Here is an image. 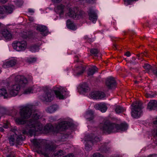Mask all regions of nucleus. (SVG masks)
Wrapping results in <instances>:
<instances>
[{"instance_id": "nucleus-49", "label": "nucleus", "mask_w": 157, "mask_h": 157, "mask_svg": "<svg viewBox=\"0 0 157 157\" xmlns=\"http://www.w3.org/2000/svg\"><path fill=\"white\" fill-rule=\"evenodd\" d=\"M154 75L157 77V69L152 70Z\"/></svg>"}, {"instance_id": "nucleus-3", "label": "nucleus", "mask_w": 157, "mask_h": 157, "mask_svg": "<svg viewBox=\"0 0 157 157\" xmlns=\"http://www.w3.org/2000/svg\"><path fill=\"white\" fill-rule=\"evenodd\" d=\"M100 127L104 132L108 133L117 132L119 128L117 124L108 122H106L104 124H101Z\"/></svg>"}, {"instance_id": "nucleus-46", "label": "nucleus", "mask_w": 157, "mask_h": 157, "mask_svg": "<svg viewBox=\"0 0 157 157\" xmlns=\"http://www.w3.org/2000/svg\"><path fill=\"white\" fill-rule=\"evenodd\" d=\"M4 12V11L3 8L2 6H0V15L3 14Z\"/></svg>"}, {"instance_id": "nucleus-8", "label": "nucleus", "mask_w": 157, "mask_h": 157, "mask_svg": "<svg viewBox=\"0 0 157 157\" xmlns=\"http://www.w3.org/2000/svg\"><path fill=\"white\" fill-rule=\"evenodd\" d=\"M14 49L17 51H21L25 50L27 44L25 41H22L14 42L12 44Z\"/></svg>"}, {"instance_id": "nucleus-11", "label": "nucleus", "mask_w": 157, "mask_h": 157, "mask_svg": "<svg viewBox=\"0 0 157 157\" xmlns=\"http://www.w3.org/2000/svg\"><path fill=\"white\" fill-rule=\"evenodd\" d=\"M70 123L68 121H63L60 122L56 126V131L59 132L63 131L68 128L69 127Z\"/></svg>"}, {"instance_id": "nucleus-17", "label": "nucleus", "mask_w": 157, "mask_h": 157, "mask_svg": "<svg viewBox=\"0 0 157 157\" xmlns=\"http://www.w3.org/2000/svg\"><path fill=\"white\" fill-rule=\"evenodd\" d=\"M147 108L150 110H157V101L153 100L149 102L148 104Z\"/></svg>"}, {"instance_id": "nucleus-15", "label": "nucleus", "mask_w": 157, "mask_h": 157, "mask_svg": "<svg viewBox=\"0 0 157 157\" xmlns=\"http://www.w3.org/2000/svg\"><path fill=\"white\" fill-rule=\"evenodd\" d=\"M94 107L96 109L99 110L103 113L105 112L107 109V107L105 103L96 104L94 105Z\"/></svg>"}, {"instance_id": "nucleus-9", "label": "nucleus", "mask_w": 157, "mask_h": 157, "mask_svg": "<svg viewBox=\"0 0 157 157\" xmlns=\"http://www.w3.org/2000/svg\"><path fill=\"white\" fill-rule=\"evenodd\" d=\"M56 145L53 144H47L44 149L41 151L42 154L45 157H48L49 155L56 148Z\"/></svg>"}, {"instance_id": "nucleus-7", "label": "nucleus", "mask_w": 157, "mask_h": 157, "mask_svg": "<svg viewBox=\"0 0 157 157\" xmlns=\"http://www.w3.org/2000/svg\"><path fill=\"white\" fill-rule=\"evenodd\" d=\"M53 90L57 98L59 99L64 98V96L66 94V89L61 86H56L53 88Z\"/></svg>"}, {"instance_id": "nucleus-63", "label": "nucleus", "mask_w": 157, "mask_h": 157, "mask_svg": "<svg viewBox=\"0 0 157 157\" xmlns=\"http://www.w3.org/2000/svg\"><path fill=\"white\" fill-rule=\"evenodd\" d=\"M154 157H157V155H155Z\"/></svg>"}, {"instance_id": "nucleus-14", "label": "nucleus", "mask_w": 157, "mask_h": 157, "mask_svg": "<svg viewBox=\"0 0 157 157\" xmlns=\"http://www.w3.org/2000/svg\"><path fill=\"white\" fill-rule=\"evenodd\" d=\"M106 85L109 89H112L116 85V82L113 78H108L106 81Z\"/></svg>"}, {"instance_id": "nucleus-2", "label": "nucleus", "mask_w": 157, "mask_h": 157, "mask_svg": "<svg viewBox=\"0 0 157 157\" xmlns=\"http://www.w3.org/2000/svg\"><path fill=\"white\" fill-rule=\"evenodd\" d=\"M14 81L15 84L10 87L8 90L10 97L17 95L20 88V86H23L28 83L27 79L24 76L20 75L15 77Z\"/></svg>"}, {"instance_id": "nucleus-23", "label": "nucleus", "mask_w": 157, "mask_h": 157, "mask_svg": "<svg viewBox=\"0 0 157 157\" xmlns=\"http://www.w3.org/2000/svg\"><path fill=\"white\" fill-rule=\"evenodd\" d=\"M5 12L7 14H10L12 13L14 9V6L12 5L5 6H4Z\"/></svg>"}, {"instance_id": "nucleus-51", "label": "nucleus", "mask_w": 157, "mask_h": 157, "mask_svg": "<svg viewBox=\"0 0 157 157\" xmlns=\"http://www.w3.org/2000/svg\"><path fill=\"white\" fill-rule=\"evenodd\" d=\"M73 154H70L68 155L63 156L62 157H73Z\"/></svg>"}, {"instance_id": "nucleus-41", "label": "nucleus", "mask_w": 157, "mask_h": 157, "mask_svg": "<svg viewBox=\"0 0 157 157\" xmlns=\"http://www.w3.org/2000/svg\"><path fill=\"white\" fill-rule=\"evenodd\" d=\"M64 154V152L61 150H59L56 153H55L54 156L55 157H60Z\"/></svg>"}, {"instance_id": "nucleus-20", "label": "nucleus", "mask_w": 157, "mask_h": 157, "mask_svg": "<svg viewBox=\"0 0 157 157\" xmlns=\"http://www.w3.org/2000/svg\"><path fill=\"white\" fill-rule=\"evenodd\" d=\"M1 34L6 40L10 39L12 38V34L7 29L3 30L1 32Z\"/></svg>"}, {"instance_id": "nucleus-61", "label": "nucleus", "mask_w": 157, "mask_h": 157, "mask_svg": "<svg viewBox=\"0 0 157 157\" xmlns=\"http://www.w3.org/2000/svg\"><path fill=\"white\" fill-rule=\"evenodd\" d=\"M113 46H114V48H116V46H117V45H116V44H114L113 45Z\"/></svg>"}, {"instance_id": "nucleus-25", "label": "nucleus", "mask_w": 157, "mask_h": 157, "mask_svg": "<svg viewBox=\"0 0 157 157\" xmlns=\"http://www.w3.org/2000/svg\"><path fill=\"white\" fill-rule=\"evenodd\" d=\"M58 108V106L56 105H54L48 107L46 109L47 112L49 113H52L54 112Z\"/></svg>"}, {"instance_id": "nucleus-59", "label": "nucleus", "mask_w": 157, "mask_h": 157, "mask_svg": "<svg viewBox=\"0 0 157 157\" xmlns=\"http://www.w3.org/2000/svg\"><path fill=\"white\" fill-rule=\"evenodd\" d=\"M4 131V129L2 127H0V131L3 132Z\"/></svg>"}, {"instance_id": "nucleus-10", "label": "nucleus", "mask_w": 157, "mask_h": 157, "mask_svg": "<svg viewBox=\"0 0 157 157\" xmlns=\"http://www.w3.org/2000/svg\"><path fill=\"white\" fill-rule=\"evenodd\" d=\"M54 96L49 91L45 92L43 95L40 96V98L43 101L50 102L53 99Z\"/></svg>"}, {"instance_id": "nucleus-54", "label": "nucleus", "mask_w": 157, "mask_h": 157, "mask_svg": "<svg viewBox=\"0 0 157 157\" xmlns=\"http://www.w3.org/2000/svg\"><path fill=\"white\" fill-rule=\"evenodd\" d=\"M61 0H52V1L54 3H57L59 2Z\"/></svg>"}, {"instance_id": "nucleus-16", "label": "nucleus", "mask_w": 157, "mask_h": 157, "mask_svg": "<svg viewBox=\"0 0 157 157\" xmlns=\"http://www.w3.org/2000/svg\"><path fill=\"white\" fill-rule=\"evenodd\" d=\"M89 19L93 23H95L97 20V16L95 12L92 9H90L88 12Z\"/></svg>"}, {"instance_id": "nucleus-22", "label": "nucleus", "mask_w": 157, "mask_h": 157, "mask_svg": "<svg viewBox=\"0 0 157 157\" xmlns=\"http://www.w3.org/2000/svg\"><path fill=\"white\" fill-rule=\"evenodd\" d=\"M16 63L17 60L13 59L4 63L3 66L5 68L11 67L15 65Z\"/></svg>"}, {"instance_id": "nucleus-13", "label": "nucleus", "mask_w": 157, "mask_h": 157, "mask_svg": "<svg viewBox=\"0 0 157 157\" xmlns=\"http://www.w3.org/2000/svg\"><path fill=\"white\" fill-rule=\"evenodd\" d=\"M90 97L94 99H99L104 98L105 95L102 92H93L90 94Z\"/></svg>"}, {"instance_id": "nucleus-56", "label": "nucleus", "mask_w": 157, "mask_h": 157, "mask_svg": "<svg viewBox=\"0 0 157 157\" xmlns=\"http://www.w3.org/2000/svg\"><path fill=\"white\" fill-rule=\"evenodd\" d=\"M28 11L29 13H33L34 12V11L33 10L31 9H29Z\"/></svg>"}, {"instance_id": "nucleus-6", "label": "nucleus", "mask_w": 157, "mask_h": 157, "mask_svg": "<svg viewBox=\"0 0 157 157\" xmlns=\"http://www.w3.org/2000/svg\"><path fill=\"white\" fill-rule=\"evenodd\" d=\"M34 107V106L31 105H28L23 107L20 112L21 117L25 118H29L31 114L32 109Z\"/></svg>"}, {"instance_id": "nucleus-33", "label": "nucleus", "mask_w": 157, "mask_h": 157, "mask_svg": "<svg viewBox=\"0 0 157 157\" xmlns=\"http://www.w3.org/2000/svg\"><path fill=\"white\" fill-rule=\"evenodd\" d=\"M125 109L121 106L117 105L115 108V110L117 113H119L123 112Z\"/></svg>"}, {"instance_id": "nucleus-53", "label": "nucleus", "mask_w": 157, "mask_h": 157, "mask_svg": "<svg viewBox=\"0 0 157 157\" xmlns=\"http://www.w3.org/2000/svg\"><path fill=\"white\" fill-rule=\"evenodd\" d=\"M136 59V58H135L134 57H133L132 58V60H131L130 61V63L132 64H134L135 63H134L133 61V60H135Z\"/></svg>"}, {"instance_id": "nucleus-21", "label": "nucleus", "mask_w": 157, "mask_h": 157, "mask_svg": "<svg viewBox=\"0 0 157 157\" xmlns=\"http://www.w3.org/2000/svg\"><path fill=\"white\" fill-rule=\"evenodd\" d=\"M111 147L108 145V143H105L99 148V150L102 153L108 152L110 151Z\"/></svg>"}, {"instance_id": "nucleus-5", "label": "nucleus", "mask_w": 157, "mask_h": 157, "mask_svg": "<svg viewBox=\"0 0 157 157\" xmlns=\"http://www.w3.org/2000/svg\"><path fill=\"white\" fill-rule=\"evenodd\" d=\"M25 139V136L21 135H17L15 133L13 136H11L9 138V143L11 146H13L15 143L17 144H22V142Z\"/></svg>"}, {"instance_id": "nucleus-60", "label": "nucleus", "mask_w": 157, "mask_h": 157, "mask_svg": "<svg viewBox=\"0 0 157 157\" xmlns=\"http://www.w3.org/2000/svg\"><path fill=\"white\" fill-rule=\"evenodd\" d=\"M4 127L6 128H8V126L7 125H5L4 126Z\"/></svg>"}, {"instance_id": "nucleus-28", "label": "nucleus", "mask_w": 157, "mask_h": 157, "mask_svg": "<svg viewBox=\"0 0 157 157\" xmlns=\"http://www.w3.org/2000/svg\"><path fill=\"white\" fill-rule=\"evenodd\" d=\"M94 112L91 110L88 111L86 113V117L89 121L92 120L94 117Z\"/></svg>"}, {"instance_id": "nucleus-50", "label": "nucleus", "mask_w": 157, "mask_h": 157, "mask_svg": "<svg viewBox=\"0 0 157 157\" xmlns=\"http://www.w3.org/2000/svg\"><path fill=\"white\" fill-rule=\"evenodd\" d=\"M131 53L129 52H127L126 53L124 54V55L127 56V57H129L131 56Z\"/></svg>"}, {"instance_id": "nucleus-47", "label": "nucleus", "mask_w": 157, "mask_h": 157, "mask_svg": "<svg viewBox=\"0 0 157 157\" xmlns=\"http://www.w3.org/2000/svg\"><path fill=\"white\" fill-rule=\"evenodd\" d=\"M31 36V34L30 33H28L27 34L26 33V34L25 35V36H24V37L25 38H29L30 37V36Z\"/></svg>"}, {"instance_id": "nucleus-1", "label": "nucleus", "mask_w": 157, "mask_h": 157, "mask_svg": "<svg viewBox=\"0 0 157 157\" xmlns=\"http://www.w3.org/2000/svg\"><path fill=\"white\" fill-rule=\"evenodd\" d=\"M42 116V114L40 112L35 111L33 113L32 119L27 122V124L30 126V128L29 131L24 132L23 133H25L27 132H29L31 136L33 135L36 132L41 131L42 130L43 126L38 120L40 119Z\"/></svg>"}, {"instance_id": "nucleus-26", "label": "nucleus", "mask_w": 157, "mask_h": 157, "mask_svg": "<svg viewBox=\"0 0 157 157\" xmlns=\"http://www.w3.org/2000/svg\"><path fill=\"white\" fill-rule=\"evenodd\" d=\"M2 96L4 97V98L10 97L9 93H7L6 90L5 89H0V97Z\"/></svg>"}, {"instance_id": "nucleus-42", "label": "nucleus", "mask_w": 157, "mask_h": 157, "mask_svg": "<svg viewBox=\"0 0 157 157\" xmlns=\"http://www.w3.org/2000/svg\"><path fill=\"white\" fill-rule=\"evenodd\" d=\"M156 95V94L155 93L151 92L146 93L145 94V96L147 98H152L154 97Z\"/></svg>"}, {"instance_id": "nucleus-35", "label": "nucleus", "mask_w": 157, "mask_h": 157, "mask_svg": "<svg viewBox=\"0 0 157 157\" xmlns=\"http://www.w3.org/2000/svg\"><path fill=\"white\" fill-rule=\"evenodd\" d=\"M80 89L81 90L84 92H87L89 90L88 85L86 83L82 84L81 86Z\"/></svg>"}, {"instance_id": "nucleus-32", "label": "nucleus", "mask_w": 157, "mask_h": 157, "mask_svg": "<svg viewBox=\"0 0 157 157\" xmlns=\"http://www.w3.org/2000/svg\"><path fill=\"white\" fill-rule=\"evenodd\" d=\"M84 13L83 11H78L77 13V14H75V18L76 19H79L82 18L84 16Z\"/></svg>"}, {"instance_id": "nucleus-34", "label": "nucleus", "mask_w": 157, "mask_h": 157, "mask_svg": "<svg viewBox=\"0 0 157 157\" xmlns=\"http://www.w3.org/2000/svg\"><path fill=\"white\" fill-rule=\"evenodd\" d=\"M47 27L44 25H39L36 28L37 30L39 31L41 33H44L46 32L47 30Z\"/></svg>"}, {"instance_id": "nucleus-43", "label": "nucleus", "mask_w": 157, "mask_h": 157, "mask_svg": "<svg viewBox=\"0 0 157 157\" xmlns=\"http://www.w3.org/2000/svg\"><path fill=\"white\" fill-rule=\"evenodd\" d=\"M64 6L62 5H60L57 6V9L58 10H60L59 14L61 15L63 13V9Z\"/></svg>"}, {"instance_id": "nucleus-57", "label": "nucleus", "mask_w": 157, "mask_h": 157, "mask_svg": "<svg viewBox=\"0 0 157 157\" xmlns=\"http://www.w3.org/2000/svg\"><path fill=\"white\" fill-rule=\"evenodd\" d=\"M155 155V154L150 155H149L147 157H154Z\"/></svg>"}, {"instance_id": "nucleus-29", "label": "nucleus", "mask_w": 157, "mask_h": 157, "mask_svg": "<svg viewBox=\"0 0 157 157\" xmlns=\"http://www.w3.org/2000/svg\"><path fill=\"white\" fill-rule=\"evenodd\" d=\"M86 137V138L90 139L93 144L100 141L99 138L98 137L95 136L93 137L90 135H87Z\"/></svg>"}, {"instance_id": "nucleus-58", "label": "nucleus", "mask_w": 157, "mask_h": 157, "mask_svg": "<svg viewBox=\"0 0 157 157\" xmlns=\"http://www.w3.org/2000/svg\"><path fill=\"white\" fill-rule=\"evenodd\" d=\"M29 20L30 21H31L32 22L33 21L34 19L32 17H30L29 18Z\"/></svg>"}, {"instance_id": "nucleus-55", "label": "nucleus", "mask_w": 157, "mask_h": 157, "mask_svg": "<svg viewBox=\"0 0 157 157\" xmlns=\"http://www.w3.org/2000/svg\"><path fill=\"white\" fill-rule=\"evenodd\" d=\"M7 1V0H0V2L2 3H6Z\"/></svg>"}, {"instance_id": "nucleus-27", "label": "nucleus", "mask_w": 157, "mask_h": 157, "mask_svg": "<svg viewBox=\"0 0 157 157\" xmlns=\"http://www.w3.org/2000/svg\"><path fill=\"white\" fill-rule=\"evenodd\" d=\"M98 68L95 66L90 68L88 72V75L92 76L95 72L98 71Z\"/></svg>"}, {"instance_id": "nucleus-30", "label": "nucleus", "mask_w": 157, "mask_h": 157, "mask_svg": "<svg viewBox=\"0 0 157 157\" xmlns=\"http://www.w3.org/2000/svg\"><path fill=\"white\" fill-rule=\"evenodd\" d=\"M75 14L74 11L72 9L70 8L69 10V12L66 13V16L67 17L75 18Z\"/></svg>"}, {"instance_id": "nucleus-38", "label": "nucleus", "mask_w": 157, "mask_h": 157, "mask_svg": "<svg viewBox=\"0 0 157 157\" xmlns=\"http://www.w3.org/2000/svg\"><path fill=\"white\" fill-rule=\"evenodd\" d=\"M39 49V47L36 45H34L31 46L30 48V51L32 52H35L38 51Z\"/></svg>"}, {"instance_id": "nucleus-24", "label": "nucleus", "mask_w": 157, "mask_h": 157, "mask_svg": "<svg viewBox=\"0 0 157 157\" xmlns=\"http://www.w3.org/2000/svg\"><path fill=\"white\" fill-rule=\"evenodd\" d=\"M67 27L70 29L74 30L77 29L76 26L74 23L69 20L67 21Z\"/></svg>"}, {"instance_id": "nucleus-64", "label": "nucleus", "mask_w": 157, "mask_h": 157, "mask_svg": "<svg viewBox=\"0 0 157 157\" xmlns=\"http://www.w3.org/2000/svg\"><path fill=\"white\" fill-rule=\"evenodd\" d=\"M156 134V136H157V130Z\"/></svg>"}, {"instance_id": "nucleus-31", "label": "nucleus", "mask_w": 157, "mask_h": 157, "mask_svg": "<svg viewBox=\"0 0 157 157\" xmlns=\"http://www.w3.org/2000/svg\"><path fill=\"white\" fill-rule=\"evenodd\" d=\"M117 126L119 127L118 130H120L122 131H124L127 130L128 127L127 124L125 123H122L120 125L117 124Z\"/></svg>"}, {"instance_id": "nucleus-12", "label": "nucleus", "mask_w": 157, "mask_h": 157, "mask_svg": "<svg viewBox=\"0 0 157 157\" xmlns=\"http://www.w3.org/2000/svg\"><path fill=\"white\" fill-rule=\"evenodd\" d=\"M15 121L16 123L18 124H25L26 126L25 128L24 129V130L23 131L22 133L24 134H26L28 133H29V132H28L25 133H23L26 130L28 131L30 128H31L30 127V126L28 125L27 124V122L29 121H25L21 117H18L16 118L15 119Z\"/></svg>"}, {"instance_id": "nucleus-18", "label": "nucleus", "mask_w": 157, "mask_h": 157, "mask_svg": "<svg viewBox=\"0 0 157 157\" xmlns=\"http://www.w3.org/2000/svg\"><path fill=\"white\" fill-rule=\"evenodd\" d=\"M85 140L86 141L85 144V149L88 151H90L92 149V146L93 145L92 142L91 141V140L89 138H86L85 136Z\"/></svg>"}, {"instance_id": "nucleus-4", "label": "nucleus", "mask_w": 157, "mask_h": 157, "mask_svg": "<svg viewBox=\"0 0 157 157\" xmlns=\"http://www.w3.org/2000/svg\"><path fill=\"white\" fill-rule=\"evenodd\" d=\"M131 114L132 116L135 118L139 117L142 114V109L143 108L142 104L140 102H136L132 105Z\"/></svg>"}, {"instance_id": "nucleus-52", "label": "nucleus", "mask_w": 157, "mask_h": 157, "mask_svg": "<svg viewBox=\"0 0 157 157\" xmlns=\"http://www.w3.org/2000/svg\"><path fill=\"white\" fill-rule=\"evenodd\" d=\"M153 122L154 124H157V117L154 119Z\"/></svg>"}, {"instance_id": "nucleus-45", "label": "nucleus", "mask_w": 157, "mask_h": 157, "mask_svg": "<svg viewBox=\"0 0 157 157\" xmlns=\"http://www.w3.org/2000/svg\"><path fill=\"white\" fill-rule=\"evenodd\" d=\"M91 157H104L102 155L100 154L99 153H96L94 154Z\"/></svg>"}, {"instance_id": "nucleus-39", "label": "nucleus", "mask_w": 157, "mask_h": 157, "mask_svg": "<svg viewBox=\"0 0 157 157\" xmlns=\"http://www.w3.org/2000/svg\"><path fill=\"white\" fill-rule=\"evenodd\" d=\"M79 69L81 70V71L77 72L76 75L77 76H79L83 73L85 68L84 67L81 66L79 67L78 70Z\"/></svg>"}, {"instance_id": "nucleus-44", "label": "nucleus", "mask_w": 157, "mask_h": 157, "mask_svg": "<svg viewBox=\"0 0 157 157\" xmlns=\"http://www.w3.org/2000/svg\"><path fill=\"white\" fill-rule=\"evenodd\" d=\"M26 61L29 63H32L36 61V59L35 58H28L26 59Z\"/></svg>"}, {"instance_id": "nucleus-37", "label": "nucleus", "mask_w": 157, "mask_h": 157, "mask_svg": "<svg viewBox=\"0 0 157 157\" xmlns=\"http://www.w3.org/2000/svg\"><path fill=\"white\" fill-rule=\"evenodd\" d=\"M33 93V90L31 87L25 89L24 91V94H29Z\"/></svg>"}, {"instance_id": "nucleus-40", "label": "nucleus", "mask_w": 157, "mask_h": 157, "mask_svg": "<svg viewBox=\"0 0 157 157\" xmlns=\"http://www.w3.org/2000/svg\"><path fill=\"white\" fill-rule=\"evenodd\" d=\"M90 53L94 55L95 56H97V54L99 52V51L97 49H91L90 50Z\"/></svg>"}, {"instance_id": "nucleus-36", "label": "nucleus", "mask_w": 157, "mask_h": 157, "mask_svg": "<svg viewBox=\"0 0 157 157\" xmlns=\"http://www.w3.org/2000/svg\"><path fill=\"white\" fill-rule=\"evenodd\" d=\"M143 67L148 73H149L150 70L152 68V67L148 63L144 64L143 66Z\"/></svg>"}, {"instance_id": "nucleus-48", "label": "nucleus", "mask_w": 157, "mask_h": 157, "mask_svg": "<svg viewBox=\"0 0 157 157\" xmlns=\"http://www.w3.org/2000/svg\"><path fill=\"white\" fill-rule=\"evenodd\" d=\"M34 144L36 146H38L40 145V143L37 140H35L34 142Z\"/></svg>"}, {"instance_id": "nucleus-62", "label": "nucleus", "mask_w": 157, "mask_h": 157, "mask_svg": "<svg viewBox=\"0 0 157 157\" xmlns=\"http://www.w3.org/2000/svg\"><path fill=\"white\" fill-rule=\"evenodd\" d=\"M146 52H145V53L144 54V56H146Z\"/></svg>"}, {"instance_id": "nucleus-19", "label": "nucleus", "mask_w": 157, "mask_h": 157, "mask_svg": "<svg viewBox=\"0 0 157 157\" xmlns=\"http://www.w3.org/2000/svg\"><path fill=\"white\" fill-rule=\"evenodd\" d=\"M45 131L48 132H52L54 133H57L56 131V126L54 128L51 124H46L44 128Z\"/></svg>"}]
</instances>
